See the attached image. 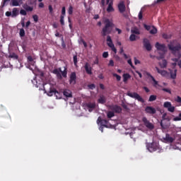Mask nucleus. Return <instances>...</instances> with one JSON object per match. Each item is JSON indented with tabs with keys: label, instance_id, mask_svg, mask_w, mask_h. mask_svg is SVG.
Masks as SVG:
<instances>
[{
	"label": "nucleus",
	"instance_id": "56",
	"mask_svg": "<svg viewBox=\"0 0 181 181\" xmlns=\"http://www.w3.org/2000/svg\"><path fill=\"white\" fill-rule=\"evenodd\" d=\"M48 9L49 11V13H53V7L52 6V5H49L48 6Z\"/></svg>",
	"mask_w": 181,
	"mask_h": 181
},
{
	"label": "nucleus",
	"instance_id": "34",
	"mask_svg": "<svg viewBox=\"0 0 181 181\" xmlns=\"http://www.w3.org/2000/svg\"><path fill=\"white\" fill-rule=\"evenodd\" d=\"M132 33H134V35H140L141 33L139 32V30L136 28H134L132 30Z\"/></svg>",
	"mask_w": 181,
	"mask_h": 181
},
{
	"label": "nucleus",
	"instance_id": "37",
	"mask_svg": "<svg viewBox=\"0 0 181 181\" xmlns=\"http://www.w3.org/2000/svg\"><path fill=\"white\" fill-rule=\"evenodd\" d=\"M155 100H156V95H150L148 101L150 103H152V101H155Z\"/></svg>",
	"mask_w": 181,
	"mask_h": 181
},
{
	"label": "nucleus",
	"instance_id": "33",
	"mask_svg": "<svg viewBox=\"0 0 181 181\" xmlns=\"http://www.w3.org/2000/svg\"><path fill=\"white\" fill-rule=\"evenodd\" d=\"M86 107H88V108H95V103H88L86 104Z\"/></svg>",
	"mask_w": 181,
	"mask_h": 181
},
{
	"label": "nucleus",
	"instance_id": "35",
	"mask_svg": "<svg viewBox=\"0 0 181 181\" xmlns=\"http://www.w3.org/2000/svg\"><path fill=\"white\" fill-rule=\"evenodd\" d=\"M8 57H10L11 59H14L15 60H18V54L15 53L10 54Z\"/></svg>",
	"mask_w": 181,
	"mask_h": 181
},
{
	"label": "nucleus",
	"instance_id": "55",
	"mask_svg": "<svg viewBox=\"0 0 181 181\" xmlns=\"http://www.w3.org/2000/svg\"><path fill=\"white\" fill-rule=\"evenodd\" d=\"M27 59L28 62H29L30 63H32V62H33V58L32 57V56H28Z\"/></svg>",
	"mask_w": 181,
	"mask_h": 181
},
{
	"label": "nucleus",
	"instance_id": "26",
	"mask_svg": "<svg viewBox=\"0 0 181 181\" xmlns=\"http://www.w3.org/2000/svg\"><path fill=\"white\" fill-rule=\"evenodd\" d=\"M168 66V62L166 61V59H163V61L160 63V66L161 67V69H166Z\"/></svg>",
	"mask_w": 181,
	"mask_h": 181
},
{
	"label": "nucleus",
	"instance_id": "41",
	"mask_svg": "<svg viewBox=\"0 0 181 181\" xmlns=\"http://www.w3.org/2000/svg\"><path fill=\"white\" fill-rule=\"evenodd\" d=\"M33 19L34 20V22H35V23H37V22H38V21H39V16H37V15L35 14L33 16Z\"/></svg>",
	"mask_w": 181,
	"mask_h": 181
},
{
	"label": "nucleus",
	"instance_id": "18",
	"mask_svg": "<svg viewBox=\"0 0 181 181\" xmlns=\"http://www.w3.org/2000/svg\"><path fill=\"white\" fill-rule=\"evenodd\" d=\"M163 140L167 143V144H172L173 141H175V139L169 134H166L165 137L163 138Z\"/></svg>",
	"mask_w": 181,
	"mask_h": 181
},
{
	"label": "nucleus",
	"instance_id": "53",
	"mask_svg": "<svg viewBox=\"0 0 181 181\" xmlns=\"http://www.w3.org/2000/svg\"><path fill=\"white\" fill-rule=\"evenodd\" d=\"M103 57H104V59H107V57H108V52H103Z\"/></svg>",
	"mask_w": 181,
	"mask_h": 181
},
{
	"label": "nucleus",
	"instance_id": "54",
	"mask_svg": "<svg viewBox=\"0 0 181 181\" xmlns=\"http://www.w3.org/2000/svg\"><path fill=\"white\" fill-rule=\"evenodd\" d=\"M6 16L8 17L9 16H11L12 17V12L11 11H6V13H5Z\"/></svg>",
	"mask_w": 181,
	"mask_h": 181
},
{
	"label": "nucleus",
	"instance_id": "31",
	"mask_svg": "<svg viewBox=\"0 0 181 181\" xmlns=\"http://www.w3.org/2000/svg\"><path fill=\"white\" fill-rule=\"evenodd\" d=\"M151 35H156L158 33V29L155 26L152 27V29L150 30Z\"/></svg>",
	"mask_w": 181,
	"mask_h": 181
},
{
	"label": "nucleus",
	"instance_id": "36",
	"mask_svg": "<svg viewBox=\"0 0 181 181\" xmlns=\"http://www.w3.org/2000/svg\"><path fill=\"white\" fill-rule=\"evenodd\" d=\"M115 114H114V112H112V111H109L107 113V118H112V117H115Z\"/></svg>",
	"mask_w": 181,
	"mask_h": 181
},
{
	"label": "nucleus",
	"instance_id": "60",
	"mask_svg": "<svg viewBox=\"0 0 181 181\" xmlns=\"http://www.w3.org/2000/svg\"><path fill=\"white\" fill-rule=\"evenodd\" d=\"M141 62L136 59V57H134V64H139Z\"/></svg>",
	"mask_w": 181,
	"mask_h": 181
},
{
	"label": "nucleus",
	"instance_id": "16",
	"mask_svg": "<svg viewBox=\"0 0 181 181\" xmlns=\"http://www.w3.org/2000/svg\"><path fill=\"white\" fill-rule=\"evenodd\" d=\"M60 71H62V68H58V69H54L52 71L53 74H56L57 78L59 80H62V78H63V77L62 76V74L60 73Z\"/></svg>",
	"mask_w": 181,
	"mask_h": 181
},
{
	"label": "nucleus",
	"instance_id": "1",
	"mask_svg": "<svg viewBox=\"0 0 181 181\" xmlns=\"http://www.w3.org/2000/svg\"><path fill=\"white\" fill-rule=\"evenodd\" d=\"M113 23L110 21L109 19H106L105 21V27L102 30V36H107V35H110L112 30V26Z\"/></svg>",
	"mask_w": 181,
	"mask_h": 181
},
{
	"label": "nucleus",
	"instance_id": "6",
	"mask_svg": "<svg viewBox=\"0 0 181 181\" xmlns=\"http://www.w3.org/2000/svg\"><path fill=\"white\" fill-rule=\"evenodd\" d=\"M47 95L49 97H52L53 95H56V97H58V95H60V93L57 91L53 86H50L49 90L47 91Z\"/></svg>",
	"mask_w": 181,
	"mask_h": 181
},
{
	"label": "nucleus",
	"instance_id": "45",
	"mask_svg": "<svg viewBox=\"0 0 181 181\" xmlns=\"http://www.w3.org/2000/svg\"><path fill=\"white\" fill-rule=\"evenodd\" d=\"M69 15H73V6H70L68 10Z\"/></svg>",
	"mask_w": 181,
	"mask_h": 181
},
{
	"label": "nucleus",
	"instance_id": "51",
	"mask_svg": "<svg viewBox=\"0 0 181 181\" xmlns=\"http://www.w3.org/2000/svg\"><path fill=\"white\" fill-rule=\"evenodd\" d=\"M108 66H110L111 67H114V60L110 59L109 62Z\"/></svg>",
	"mask_w": 181,
	"mask_h": 181
},
{
	"label": "nucleus",
	"instance_id": "39",
	"mask_svg": "<svg viewBox=\"0 0 181 181\" xmlns=\"http://www.w3.org/2000/svg\"><path fill=\"white\" fill-rule=\"evenodd\" d=\"M19 35H20V37H24V36H25V30L23 28L20 29Z\"/></svg>",
	"mask_w": 181,
	"mask_h": 181
},
{
	"label": "nucleus",
	"instance_id": "11",
	"mask_svg": "<svg viewBox=\"0 0 181 181\" xmlns=\"http://www.w3.org/2000/svg\"><path fill=\"white\" fill-rule=\"evenodd\" d=\"M110 110L116 112L117 114H120L122 112V108L117 105H112L110 106Z\"/></svg>",
	"mask_w": 181,
	"mask_h": 181
},
{
	"label": "nucleus",
	"instance_id": "44",
	"mask_svg": "<svg viewBox=\"0 0 181 181\" xmlns=\"http://www.w3.org/2000/svg\"><path fill=\"white\" fill-rule=\"evenodd\" d=\"M175 101L176 103H178V104H180L181 105V98L180 96H177L175 98Z\"/></svg>",
	"mask_w": 181,
	"mask_h": 181
},
{
	"label": "nucleus",
	"instance_id": "43",
	"mask_svg": "<svg viewBox=\"0 0 181 181\" xmlns=\"http://www.w3.org/2000/svg\"><path fill=\"white\" fill-rule=\"evenodd\" d=\"M173 121H181V113L177 117H174Z\"/></svg>",
	"mask_w": 181,
	"mask_h": 181
},
{
	"label": "nucleus",
	"instance_id": "19",
	"mask_svg": "<svg viewBox=\"0 0 181 181\" xmlns=\"http://www.w3.org/2000/svg\"><path fill=\"white\" fill-rule=\"evenodd\" d=\"M63 95H64V97H66V98H71L73 97L72 93L69 89H65L63 91Z\"/></svg>",
	"mask_w": 181,
	"mask_h": 181
},
{
	"label": "nucleus",
	"instance_id": "15",
	"mask_svg": "<svg viewBox=\"0 0 181 181\" xmlns=\"http://www.w3.org/2000/svg\"><path fill=\"white\" fill-rule=\"evenodd\" d=\"M76 79L77 76L76 75V72H72L69 78V84H72L73 86H74V84H76Z\"/></svg>",
	"mask_w": 181,
	"mask_h": 181
},
{
	"label": "nucleus",
	"instance_id": "14",
	"mask_svg": "<svg viewBox=\"0 0 181 181\" xmlns=\"http://www.w3.org/2000/svg\"><path fill=\"white\" fill-rule=\"evenodd\" d=\"M66 16V7H62V15L60 16V23L62 26H64V16Z\"/></svg>",
	"mask_w": 181,
	"mask_h": 181
},
{
	"label": "nucleus",
	"instance_id": "62",
	"mask_svg": "<svg viewBox=\"0 0 181 181\" xmlns=\"http://www.w3.org/2000/svg\"><path fill=\"white\" fill-rule=\"evenodd\" d=\"M39 8H45V4L43 2H40L38 5Z\"/></svg>",
	"mask_w": 181,
	"mask_h": 181
},
{
	"label": "nucleus",
	"instance_id": "38",
	"mask_svg": "<svg viewBox=\"0 0 181 181\" xmlns=\"http://www.w3.org/2000/svg\"><path fill=\"white\" fill-rule=\"evenodd\" d=\"M129 40L131 42H135V40H136V35H135L134 34H132L129 37Z\"/></svg>",
	"mask_w": 181,
	"mask_h": 181
},
{
	"label": "nucleus",
	"instance_id": "25",
	"mask_svg": "<svg viewBox=\"0 0 181 181\" xmlns=\"http://www.w3.org/2000/svg\"><path fill=\"white\" fill-rule=\"evenodd\" d=\"M177 73V69H175L174 71H170V78H173V80H175L176 78V74Z\"/></svg>",
	"mask_w": 181,
	"mask_h": 181
},
{
	"label": "nucleus",
	"instance_id": "30",
	"mask_svg": "<svg viewBox=\"0 0 181 181\" xmlns=\"http://www.w3.org/2000/svg\"><path fill=\"white\" fill-rule=\"evenodd\" d=\"M107 100L105 99V97L104 96H100V98L98 99V103L100 104H105Z\"/></svg>",
	"mask_w": 181,
	"mask_h": 181
},
{
	"label": "nucleus",
	"instance_id": "10",
	"mask_svg": "<svg viewBox=\"0 0 181 181\" xmlns=\"http://www.w3.org/2000/svg\"><path fill=\"white\" fill-rule=\"evenodd\" d=\"M156 47L157 50H160L161 52H163V53H166V52H168V49L166 48V45H165V44H160L159 42H156Z\"/></svg>",
	"mask_w": 181,
	"mask_h": 181
},
{
	"label": "nucleus",
	"instance_id": "22",
	"mask_svg": "<svg viewBox=\"0 0 181 181\" xmlns=\"http://www.w3.org/2000/svg\"><path fill=\"white\" fill-rule=\"evenodd\" d=\"M156 69L157 71V73H158L163 77H166L168 76V71H166L165 70H161L159 68H158L157 66L156 67Z\"/></svg>",
	"mask_w": 181,
	"mask_h": 181
},
{
	"label": "nucleus",
	"instance_id": "52",
	"mask_svg": "<svg viewBox=\"0 0 181 181\" xmlns=\"http://www.w3.org/2000/svg\"><path fill=\"white\" fill-rule=\"evenodd\" d=\"M88 88L90 89V90H94V88H95V85L94 83H92L90 85L88 86Z\"/></svg>",
	"mask_w": 181,
	"mask_h": 181
},
{
	"label": "nucleus",
	"instance_id": "42",
	"mask_svg": "<svg viewBox=\"0 0 181 181\" xmlns=\"http://www.w3.org/2000/svg\"><path fill=\"white\" fill-rule=\"evenodd\" d=\"M74 66H77V63H78V59H77V55H74Z\"/></svg>",
	"mask_w": 181,
	"mask_h": 181
},
{
	"label": "nucleus",
	"instance_id": "58",
	"mask_svg": "<svg viewBox=\"0 0 181 181\" xmlns=\"http://www.w3.org/2000/svg\"><path fill=\"white\" fill-rule=\"evenodd\" d=\"M162 2H165V0H157L154 1V4H162Z\"/></svg>",
	"mask_w": 181,
	"mask_h": 181
},
{
	"label": "nucleus",
	"instance_id": "50",
	"mask_svg": "<svg viewBox=\"0 0 181 181\" xmlns=\"http://www.w3.org/2000/svg\"><path fill=\"white\" fill-rule=\"evenodd\" d=\"M142 18H143V13H142V11H140L139 13V21L142 20Z\"/></svg>",
	"mask_w": 181,
	"mask_h": 181
},
{
	"label": "nucleus",
	"instance_id": "9",
	"mask_svg": "<svg viewBox=\"0 0 181 181\" xmlns=\"http://www.w3.org/2000/svg\"><path fill=\"white\" fill-rule=\"evenodd\" d=\"M163 107L164 108H167L169 112H175V106H172V103L170 102H165Z\"/></svg>",
	"mask_w": 181,
	"mask_h": 181
},
{
	"label": "nucleus",
	"instance_id": "8",
	"mask_svg": "<svg viewBox=\"0 0 181 181\" xmlns=\"http://www.w3.org/2000/svg\"><path fill=\"white\" fill-rule=\"evenodd\" d=\"M142 122L148 129H153V128H155L153 124L151 123V122H149L146 117H143Z\"/></svg>",
	"mask_w": 181,
	"mask_h": 181
},
{
	"label": "nucleus",
	"instance_id": "27",
	"mask_svg": "<svg viewBox=\"0 0 181 181\" xmlns=\"http://www.w3.org/2000/svg\"><path fill=\"white\" fill-rule=\"evenodd\" d=\"M61 76L62 77H64V78H66V77H67V67L64 66V71H62L61 69Z\"/></svg>",
	"mask_w": 181,
	"mask_h": 181
},
{
	"label": "nucleus",
	"instance_id": "5",
	"mask_svg": "<svg viewBox=\"0 0 181 181\" xmlns=\"http://www.w3.org/2000/svg\"><path fill=\"white\" fill-rule=\"evenodd\" d=\"M107 45L109 47H110L111 50L114 52L115 54H117V48H115V46L114 45V43L112 42V39H111V36L107 35Z\"/></svg>",
	"mask_w": 181,
	"mask_h": 181
},
{
	"label": "nucleus",
	"instance_id": "2",
	"mask_svg": "<svg viewBox=\"0 0 181 181\" xmlns=\"http://www.w3.org/2000/svg\"><path fill=\"white\" fill-rule=\"evenodd\" d=\"M168 49H169V50L172 51L173 54L176 56V54L177 53V57H179V58L181 57V54H180L181 46H180V44H178L177 46H174L172 44H169L168 45Z\"/></svg>",
	"mask_w": 181,
	"mask_h": 181
},
{
	"label": "nucleus",
	"instance_id": "4",
	"mask_svg": "<svg viewBox=\"0 0 181 181\" xmlns=\"http://www.w3.org/2000/svg\"><path fill=\"white\" fill-rule=\"evenodd\" d=\"M127 95L129 97H131V98H134V100H137V101H139V103H145V100H144V98H142V97H141V95H139V94L134 92H128L127 93Z\"/></svg>",
	"mask_w": 181,
	"mask_h": 181
},
{
	"label": "nucleus",
	"instance_id": "59",
	"mask_svg": "<svg viewBox=\"0 0 181 181\" xmlns=\"http://www.w3.org/2000/svg\"><path fill=\"white\" fill-rule=\"evenodd\" d=\"M163 39H169V35H168V34H166V33H163Z\"/></svg>",
	"mask_w": 181,
	"mask_h": 181
},
{
	"label": "nucleus",
	"instance_id": "32",
	"mask_svg": "<svg viewBox=\"0 0 181 181\" xmlns=\"http://www.w3.org/2000/svg\"><path fill=\"white\" fill-rule=\"evenodd\" d=\"M24 9H25L27 12H32V11H33V7H31L30 6L25 5V6H24Z\"/></svg>",
	"mask_w": 181,
	"mask_h": 181
},
{
	"label": "nucleus",
	"instance_id": "48",
	"mask_svg": "<svg viewBox=\"0 0 181 181\" xmlns=\"http://www.w3.org/2000/svg\"><path fill=\"white\" fill-rule=\"evenodd\" d=\"M127 63H128V64H129V65L131 66V67H132V69H135V66H134V64H132V61L131 59H129V60L127 61Z\"/></svg>",
	"mask_w": 181,
	"mask_h": 181
},
{
	"label": "nucleus",
	"instance_id": "63",
	"mask_svg": "<svg viewBox=\"0 0 181 181\" xmlns=\"http://www.w3.org/2000/svg\"><path fill=\"white\" fill-rule=\"evenodd\" d=\"M119 54H124V47H120Z\"/></svg>",
	"mask_w": 181,
	"mask_h": 181
},
{
	"label": "nucleus",
	"instance_id": "49",
	"mask_svg": "<svg viewBox=\"0 0 181 181\" xmlns=\"http://www.w3.org/2000/svg\"><path fill=\"white\" fill-rule=\"evenodd\" d=\"M144 26L146 30H151V28H152L151 25H148L146 24H144Z\"/></svg>",
	"mask_w": 181,
	"mask_h": 181
},
{
	"label": "nucleus",
	"instance_id": "57",
	"mask_svg": "<svg viewBox=\"0 0 181 181\" xmlns=\"http://www.w3.org/2000/svg\"><path fill=\"white\" fill-rule=\"evenodd\" d=\"M160 127L163 129H166L167 126L163 124V121L160 122Z\"/></svg>",
	"mask_w": 181,
	"mask_h": 181
},
{
	"label": "nucleus",
	"instance_id": "47",
	"mask_svg": "<svg viewBox=\"0 0 181 181\" xmlns=\"http://www.w3.org/2000/svg\"><path fill=\"white\" fill-rule=\"evenodd\" d=\"M20 13H21V15H23V16H26V15H27L26 11H25L24 9H21L20 11Z\"/></svg>",
	"mask_w": 181,
	"mask_h": 181
},
{
	"label": "nucleus",
	"instance_id": "24",
	"mask_svg": "<svg viewBox=\"0 0 181 181\" xmlns=\"http://www.w3.org/2000/svg\"><path fill=\"white\" fill-rule=\"evenodd\" d=\"M19 15V10L17 8H13L11 13V18H16Z\"/></svg>",
	"mask_w": 181,
	"mask_h": 181
},
{
	"label": "nucleus",
	"instance_id": "17",
	"mask_svg": "<svg viewBox=\"0 0 181 181\" xmlns=\"http://www.w3.org/2000/svg\"><path fill=\"white\" fill-rule=\"evenodd\" d=\"M84 69L87 73V74L91 75L93 74V68L91 67V65L86 62L84 66Z\"/></svg>",
	"mask_w": 181,
	"mask_h": 181
},
{
	"label": "nucleus",
	"instance_id": "29",
	"mask_svg": "<svg viewBox=\"0 0 181 181\" xmlns=\"http://www.w3.org/2000/svg\"><path fill=\"white\" fill-rule=\"evenodd\" d=\"M100 125L104 127L105 128H108V120L107 119H102V122H100Z\"/></svg>",
	"mask_w": 181,
	"mask_h": 181
},
{
	"label": "nucleus",
	"instance_id": "64",
	"mask_svg": "<svg viewBox=\"0 0 181 181\" xmlns=\"http://www.w3.org/2000/svg\"><path fill=\"white\" fill-rule=\"evenodd\" d=\"M167 115H168L167 113H164V114L163 115V116H162V119H163V120L166 119V116H167Z\"/></svg>",
	"mask_w": 181,
	"mask_h": 181
},
{
	"label": "nucleus",
	"instance_id": "40",
	"mask_svg": "<svg viewBox=\"0 0 181 181\" xmlns=\"http://www.w3.org/2000/svg\"><path fill=\"white\" fill-rule=\"evenodd\" d=\"M113 77H115L117 79V81H121V76L117 74H112Z\"/></svg>",
	"mask_w": 181,
	"mask_h": 181
},
{
	"label": "nucleus",
	"instance_id": "13",
	"mask_svg": "<svg viewBox=\"0 0 181 181\" xmlns=\"http://www.w3.org/2000/svg\"><path fill=\"white\" fill-rule=\"evenodd\" d=\"M117 8L120 13H124V12L127 11V8L125 7V4L124 1H120L117 6Z\"/></svg>",
	"mask_w": 181,
	"mask_h": 181
},
{
	"label": "nucleus",
	"instance_id": "3",
	"mask_svg": "<svg viewBox=\"0 0 181 181\" xmlns=\"http://www.w3.org/2000/svg\"><path fill=\"white\" fill-rule=\"evenodd\" d=\"M146 148L149 152H156L159 149V144L157 143H147Z\"/></svg>",
	"mask_w": 181,
	"mask_h": 181
},
{
	"label": "nucleus",
	"instance_id": "7",
	"mask_svg": "<svg viewBox=\"0 0 181 181\" xmlns=\"http://www.w3.org/2000/svg\"><path fill=\"white\" fill-rule=\"evenodd\" d=\"M144 47L147 50V52H151L152 50V45H151V42L148 40V38H144L143 40Z\"/></svg>",
	"mask_w": 181,
	"mask_h": 181
},
{
	"label": "nucleus",
	"instance_id": "20",
	"mask_svg": "<svg viewBox=\"0 0 181 181\" xmlns=\"http://www.w3.org/2000/svg\"><path fill=\"white\" fill-rule=\"evenodd\" d=\"M146 76H147V77H150V78H151L152 81L153 82V86L154 87H156V86H158V81H156V79H155V78L151 75V74L148 71L145 72Z\"/></svg>",
	"mask_w": 181,
	"mask_h": 181
},
{
	"label": "nucleus",
	"instance_id": "12",
	"mask_svg": "<svg viewBox=\"0 0 181 181\" xmlns=\"http://www.w3.org/2000/svg\"><path fill=\"white\" fill-rule=\"evenodd\" d=\"M145 111L146 114H151V115L156 114V109L151 106H146L145 108Z\"/></svg>",
	"mask_w": 181,
	"mask_h": 181
},
{
	"label": "nucleus",
	"instance_id": "23",
	"mask_svg": "<svg viewBox=\"0 0 181 181\" xmlns=\"http://www.w3.org/2000/svg\"><path fill=\"white\" fill-rule=\"evenodd\" d=\"M112 5H114V3L112 1H111L107 8V12H108V13L111 12H114L115 9H114V7H112Z\"/></svg>",
	"mask_w": 181,
	"mask_h": 181
},
{
	"label": "nucleus",
	"instance_id": "28",
	"mask_svg": "<svg viewBox=\"0 0 181 181\" xmlns=\"http://www.w3.org/2000/svg\"><path fill=\"white\" fill-rule=\"evenodd\" d=\"M129 78H131V75H129V74H123V81H124V83H127V81H128Z\"/></svg>",
	"mask_w": 181,
	"mask_h": 181
},
{
	"label": "nucleus",
	"instance_id": "21",
	"mask_svg": "<svg viewBox=\"0 0 181 181\" xmlns=\"http://www.w3.org/2000/svg\"><path fill=\"white\" fill-rule=\"evenodd\" d=\"M11 4L13 6H19L23 4L22 0H11Z\"/></svg>",
	"mask_w": 181,
	"mask_h": 181
},
{
	"label": "nucleus",
	"instance_id": "46",
	"mask_svg": "<svg viewBox=\"0 0 181 181\" xmlns=\"http://www.w3.org/2000/svg\"><path fill=\"white\" fill-rule=\"evenodd\" d=\"M162 90L165 91V93H168V94H172V91L170 90V89L163 88Z\"/></svg>",
	"mask_w": 181,
	"mask_h": 181
},
{
	"label": "nucleus",
	"instance_id": "61",
	"mask_svg": "<svg viewBox=\"0 0 181 181\" xmlns=\"http://www.w3.org/2000/svg\"><path fill=\"white\" fill-rule=\"evenodd\" d=\"M81 42H82L84 47H87V42H86V41H84V40L81 39Z\"/></svg>",
	"mask_w": 181,
	"mask_h": 181
}]
</instances>
